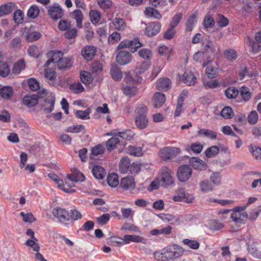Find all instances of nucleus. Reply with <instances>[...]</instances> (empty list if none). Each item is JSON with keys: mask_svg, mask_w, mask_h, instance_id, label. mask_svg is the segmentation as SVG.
Listing matches in <instances>:
<instances>
[{"mask_svg": "<svg viewBox=\"0 0 261 261\" xmlns=\"http://www.w3.org/2000/svg\"><path fill=\"white\" fill-rule=\"evenodd\" d=\"M221 115L225 119H229L233 116V112L230 107H225L221 111Z\"/></svg>", "mask_w": 261, "mask_h": 261, "instance_id": "obj_57", "label": "nucleus"}, {"mask_svg": "<svg viewBox=\"0 0 261 261\" xmlns=\"http://www.w3.org/2000/svg\"><path fill=\"white\" fill-rule=\"evenodd\" d=\"M127 152L135 156H140L143 154L142 148L139 146H129L127 148Z\"/></svg>", "mask_w": 261, "mask_h": 261, "instance_id": "obj_29", "label": "nucleus"}, {"mask_svg": "<svg viewBox=\"0 0 261 261\" xmlns=\"http://www.w3.org/2000/svg\"><path fill=\"white\" fill-rule=\"evenodd\" d=\"M119 143L120 140L118 138L112 137L109 139L106 143L107 149L109 151L114 149Z\"/></svg>", "mask_w": 261, "mask_h": 261, "instance_id": "obj_47", "label": "nucleus"}, {"mask_svg": "<svg viewBox=\"0 0 261 261\" xmlns=\"http://www.w3.org/2000/svg\"><path fill=\"white\" fill-rule=\"evenodd\" d=\"M49 56H51V59L54 61V63L59 62L60 59L63 57V54L60 51H52L48 54Z\"/></svg>", "mask_w": 261, "mask_h": 261, "instance_id": "obj_62", "label": "nucleus"}, {"mask_svg": "<svg viewBox=\"0 0 261 261\" xmlns=\"http://www.w3.org/2000/svg\"><path fill=\"white\" fill-rule=\"evenodd\" d=\"M47 12L50 18L55 20L61 18L64 15L63 9L59 5L57 4L49 6L47 8Z\"/></svg>", "mask_w": 261, "mask_h": 261, "instance_id": "obj_8", "label": "nucleus"}, {"mask_svg": "<svg viewBox=\"0 0 261 261\" xmlns=\"http://www.w3.org/2000/svg\"><path fill=\"white\" fill-rule=\"evenodd\" d=\"M110 215L109 214H104L96 218V222L100 225H106L110 220Z\"/></svg>", "mask_w": 261, "mask_h": 261, "instance_id": "obj_64", "label": "nucleus"}, {"mask_svg": "<svg viewBox=\"0 0 261 261\" xmlns=\"http://www.w3.org/2000/svg\"><path fill=\"white\" fill-rule=\"evenodd\" d=\"M180 149L174 147H166L160 149L159 156L163 161H167L175 157L180 153Z\"/></svg>", "mask_w": 261, "mask_h": 261, "instance_id": "obj_3", "label": "nucleus"}, {"mask_svg": "<svg viewBox=\"0 0 261 261\" xmlns=\"http://www.w3.org/2000/svg\"><path fill=\"white\" fill-rule=\"evenodd\" d=\"M144 13L146 16L148 17H154L157 19H160L162 18V15L160 13L153 8H147Z\"/></svg>", "mask_w": 261, "mask_h": 261, "instance_id": "obj_28", "label": "nucleus"}, {"mask_svg": "<svg viewBox=\"0 0 261 261\" xmlns=\"http://www.w3.org/2000/svg\"><path fill=\"white\" fill-rule=\"evenodd\" d=\"M108 185L111 187H116L119 185L118 177L117 174L112 173L107 177Z\"/></svg>", "mask_w": 261, "mask_h": 261, "instance_id": "obj_43", "label": "nucleus"}, {"mask_svg": "<svg viewBox=\"0 0 261 261\" xmlns=\"http://www.w3.org/2000/svg\"><path fill=\"white\" fill-rule=\"evenodd\" d=\"M92 171L94 176L98 179H103L106 174L103 168L99 166H94Z\"/></svg>", "mask_w": 261, "mask_h": 261, "instance_id": "obj_26", "label": "nucleus"}, {"mask_svg": "<svg viewBox=\"0 0 261 261\" xmlns=\"http://www.w3.org/2000/svg\"><path fill=\"white\" fill-rule=\"evenodd\" d=\"M14 94L13 88L10 86L0 85V97L3 99L8 100L12 99Z\"/></svg>", "mask_w": 261, "mask_h": 261, "instance_id": "obj_13", "label": "nucleus"}, {"mask_svg": "<svg viewBox=\"0 0 261 261\" xmlns=\"http://www.w3.org/2000/svg\"><path fill=\"white\" fill-rule=\"evenodd\" d=\"M239 90L236 87H229L225 91V96L229 99L235 98L239 94Z\"/></svg>", "mask_w": 261, "mask_h": 261, "instance_id": "obj_40", "label": "nucleus"}, {"mask_svg": "<svg viewBox=\"0 0 261 261\" xmlns=\"http://www.w3.org/2000/svg\"><path fill=\"white\" fill-rule=\"evenodd\" d=\"M203 25L205 28H213L215 25L214 19L207 14L204 18Z\"/></svg>", "mask_w": 261, "mask_h": 261, "instance_id": "obj_54", "label": "nucleus"}, {"mask_svg": "<svg viewBox=\"0 0 261 261\" xmlns=\"http://www.w3.org/2000/svg\"><path fill=\"white\" fill-rule=\"evenodd\" d=\"M184 249L177 245L168 246L161 251H157L153 253V256L156 260L168 261L174 260L182 256Z\"/></svg>", "mask_w": 261, "mask_h": 261, "instance_id": "obj_1", "label": "nucleus"}, {"mask_svg": "<svg viewBox=\"0 0 261 261\" xmlns=\"http://www.w3.org/2000/svg\"><path fill=\"white\" fill-rule=\"evenodd\" d=\"M219 149L218 146L215 145L206 149L205 154L206 157L212 158L216 156L219 152Z\"/></svg>", "mask_w": 261, "mask_h": 261, "instance_id": "obj_51", "label": "nucleus"}, {"mask_svg": "<svg viewBox=\"0 0 261 261\" xmlns=\"http://www.w3.org/2000/svg\"><path fill=\"white\" fill-rule=\"evenodd\" d=\"M184 100V96L181 94L180 95L177 100L176 108L174 114L175 117H177L180 115L182 111V107L183 105Z\"/></svg>", "mask_w": 261, "mask_h": 261, "instance_id": "obj_53", "label": "nucleus"}, {"mask_svg": "<svg viewBox=\"0 0 261 261\" xmlns=\"http://www.w3.org/2000/svg\"><path fill=\"white\" fill-rule=\"evenodd\" d=\"M136 72L133 74L130 71L127 72L125 74L124 81L127 83H139L142 81L141 76L137 74L135 75Z\"/></svg>", "mask_w": 261, "mask_h": 261, "instance_id": "obj_19", "label": "nucleus"}, {"mask_svg": "<svg viewBox=\"0 0 261 261\" xmlns=\"http://www.w3.org/2000/svg\"><path fill=\"white\" fill-rule=\"evenodd\" d=\"M198 135L199 136H205L212 139H216L217 137V134L216 132L206 129H199L198 132Z\"/></svg>", "mask_w": 261, "mask_h": 261, "instance_id": "obj_33", "label": "nucleus"}, {"mask_svg": "<svg viewBox=\"0 0 261 261\" xmlns=\"http://www.w3.org/2000/svg\"><path fill=\"white\" fill-rule=\"evenodd\" d=\"M90 20L93 24H96L99 21L100 18V13L97 10H91L89 12Z\"/></svg>", "mask_w": 261, "mask_h": 261, "instance_id": "obj_58", "label": "nucleus"}, {"mask_svg": "<svg viewBox=\"0 0 261 261\" xmlns=\"http://www.w3.org/2000/svg\"><path fill=\"white\" fill-rule=\"evenodd\" d=\"M10 73V69L6 63L0 62V75L7 77Z\"/></svg>", "mask_w": 261, "mask_h": 261, "instance_id": "obj_56", "label": "nucleus"}, {"mask_svg": "<svg viewBox=\"0 0 261 261\" xmlns=\"http://www.w3.org/2000/svg\"><path fill=\"white\" fill-rule=\"evenodd\" d=\"M41 34L39 32H30L26 35L25 39L28 42L37 41L40 38Z\"/></svg>", "mask_w": 261, "mask_h": 261, "instance_id": "obj_48", "label": "nucleus"}, {"mask_svg": "<svg viewBox=\"0 0 261 261\" xmlns=\"http://www.w3.org/2000/svg\"><path fill=\"white\" fill-rule=\"evenodd\" d=\"M91 70L93 73L97 75L102 71V65L99 62H94L91 64Z\"/></svg>", "mask_w": 261, "mask_h": 261, "instance_id": "obj_61", "label": "nucleus"}, {"mask_svg": "<svg viewBox=\"0 0 261 261\" xmlns=\"http://www.w3.org/2000/svg\"><path fill=\"white\" fill-rule=\"evenodd\" d=\"M224 56L227 60L233 61L237 59L238 54L235 50L233 49H229L224 50Z\"/></svg>", "mask_w": 261, "mask_h": 261, "instance_id": "obj_44", "label": "nucleus"}, {"mask_svg": "<svg viewBox=\"0 0 261 261\" xmlns=\"http://www.w3.org/2000/svg\"><path fill=\"white\" fill-rule=\"evenodd\" d=\"M196 77L192 73H185L181 77V80L188 86H193L195 84Z\"/></svg>", "mask_w": 261, "mask_h": 261, "instance_id": "obj_24", "label": "nucleus"}, {"mask_svg": "<svg viewBox=\"0 0 261 261\" xmlns=\"http://www.w3.org/2000/svg\"><path fill=\"white\" fill-rule=\"evenodd\" d=\"M55 97L54 95L47 96L44 99V102L41 104V109L45 113H50L54 108Z\"/></svg>", "mask_w": 261, "mask_h": 261, "instance_id": "obj_10", "label": "nucleus"}, {"mask_svg": "<svg viewBox=\"0 0 261 261\" xmlns=\"http://www.w3.org/2000/svg\"><path fill=\"white\" fill-rule=\"evenodd\" d=\"M73 18L76 20L77 27L79 28H82L83 27L82 21L83 19V15L82 12L80 10H75L72 12Z\"/></svg>", "mask_w": 261, "mask_h": 261, "instance_id": "obj_36", "label": "nucleus"}, {"mask_svg": "<svg viewBox=\"0 0 261 261\" xmlns=\"http://www.w3.org/2000/svg\"><path fill=\"white\" fill-rule=\"evenodd\" d=\"M202 45L203 49L206 51L210 50L211 52H214L215 50L214 43L209 39H205V40L203 41Z\"/></svg>", "mask_w": 261, "mask_h": 261, "instance_id": "obj_52", "label": "nucleus"}, {"mask_svg": "<svg viewBox=\"0 0 261 261\" xmlns=\"http://www.w3.org/2000/svg\"><path fill=\"white\" fill-rule=\"evenodd\" d=\"M172 227L168 226L165 228L157 229H154L150 231V234L152 236H158L159 234H163L165 235L169 234L171 232Z\"/></svg>", "mask_w": 261, "mask_h": 261, "instance_id": "obj_32", "label": "nucleus"}, {"mask_svg": "<svg viewBox=\"0 0 261 261\" xmlns=\"http://www.w3.org/2000/svg\"><path fill=\"white\" fill-rule=\"evenodd\" d=\"M182 14L181 13H178L176 14L172 17V20L169 24V27H172L173 28H175L180 22L182 17Z\"/></svg>", "mask_w": 261, "mask_h": 261, "instance_id": "obj_55", "label": "nucleus"}, {"mask_svg": "<svg viewBox=\"0 0 261 261\" xmlns=\"http://www.w3.org/2000/svg\"><path fill=\"white\" fill-rule=\"evenodd\" d=\"M190 164L195 169L202 170L205 168L206 164L204 161L197 158H192Z\"/></svg>", "mask_w": 261, "mask_h": 261, "instance_id": "obj_20", "label": "nucleus"}, {"mask_svg": "<svg viewBox=\"0 0 261 261\" xmlns=\"http://www.w3.org/2000/svg\"><path fill=\"white\" fill-rule=\"evenodd\" d=\"M132 60V56L129 51L122 50L120 51L116 56L117 62L121 65L129 63Z\"/></svg>", "mask_w": 261, "mask_h": 261, "instance_id": "obj_12", "label": "nucleus"}, {"mask_svg": "<svg viewBox=\"0 0 261 261\" xmlns=\"http://www.w3.org/2000/svg\"><path fill=\"white\" fill-rule=\"evenodd\" d=\"M260 212L261 205H258L252 210L251 212H250L249 215H248V218H249L251 221H254L256 220L258 217Z\"/></svg>", "mask_w": 261, "mask_h": 261, "instance_id": "obj_59", "label": "nucleus"}, {"mask_svg": "<svg viewBox=\"0 0 261 261\" xmlns=\"http://www.w3.org/2000/svg\"><path fill=\"white\" fill-rule=\"evenodd\" d=\"M249 149L252 155L257 160H261V148L253 144L248 146Z\"/></svg>", "mask_w": 261, "mask_h": 261, "instance_id": "obj_41", "label": "nucleus"}, {"mask_svg": "<svg viewBox=\"0 0 261 261\" xmlns=\"http://www.w3.org/2000/svg\"><path fill=\"white\" fill-rule=\"evenodd\" d=\"M72 65V62L71 59L67 57H62L59 61L57 64L58 67L60 69L69 68Z\"/></svg>", "mask_w": 261, "mask_h": 261, "instance_id": "obj_27", "label": "nucleus"}, {"mask_svg": "<svg viewBox=\"0 0 261 261\" xmlns=\"http://www.w3.org/2000/svg\"><path fill=\"white\" fill-rule=\"evenodd\" d=\"M159 181L162 186L168 187L173 182L170 171L167 167L162 168L159 176Z\"/></svg>", "mask_w": 261, "mask_h": 261, "instance_id": "obj_7", "label": "nucleus"}, {"mask_svg": "<svg viewBox=\"0 0 261 261\" xmlns=\"http://www.w3.org/2000/svg\"><path fill=\"white\" fill-rule=\"evenodd\" d=\"M200 189L204 193H208L211 192L213 189L212 184L207 180L201 181L200 184Z\"/></svg>", "mask_w": 261, "mask_h": 261, "instance_id": "obj_34", "label": "nucleus"}, {"mask_svg": "<svg viewBox=\"0 0 261 261\" xmlns=\"http://www.w3.org/2000/svg\"><path fill=\"white\" fill-rule=\"evenodd\" d=\"M171 81L168 77H162L159 79L156 83V87L158 90L163 91H167L171 87Z\"/></svg>", "mask_w": 261, "mask_h": 261, "instance_id": "obj_15", "label": "nucleus"}, {"mask_svg": "<svg viewBox=\"0 0 261 261\" xmlns=\"http://www.w3.org/2000/svg\"><path fill=\"white\" fill-rule=\"evenodd\" d=\"M91 109L87 108L85 111L77 110L75 112V116L81 119H89Z\"/></svg>", "mask_w": 261, "mask_h": 261, "instance_id": "obj_38", "label": "nucleus"}, {"mask_svg": "<svg viewBox=\"0 0 261 261\" xmlns=\"http://www.w3.org/2000/svg\"><path fill=\"white\" fill-rule=\"evenodd\" d=\"M135 122L136 126L140 129H144L148 124V118L147 117L136 116Z\"/></svg>", "mask_w": 261, "mask_h": 261, "instance_id": "obj_35", "label": "nucleus"}, {"mask_svg": "<svg viewBox=\"0 0 261 261\" xmlns=\"http://www.w3.org/2000/svg\"><path fill=\"white\" fill-rule=\"evenodd\" d=\"M197 22V13L192 14L187 20L186 22V30L191 32Z\"/></svg>", "mask_w": 261, "mask_h": 261, "instance_id": "obj_23", "label": "nucleus"}, {"mask_svg": "<svg viewBox=\"0 0 261 261\" xmlns=\"http://www.w3.org/2000/svg\"><path fill=\"white\" fill-rule=\"evenodd\" d=\"M240 94L242 98L245 101H248L251 98V93L248 88L242 87L240 90Z\"/></svg>", "mask_w": 261, "mask_h": 261, "instance_id": "obj_63", "label": "nucleus"}, {"mask_svg": "<svg viewBox=\"0 0 261 261\" xmlns=\"http://www.w3.org/2000/svg\"><path fill=\"white\" fill-rule=\"evenodd\" d=\"M81 81L85 84H89L92 82L93 78L91 74L87 71H83L80 74Z\"/></svg>", "mask_w": 261, "mask_h": 261, "instance_id": "obj_37", "label": "nucleus"}, {"mask_svg": "<svg viewBox=\"0 0 261 261\" xmlns=\"http://www.w3.org/2000/svg\"><path fill=\"white\" fill-rule=\"evenodd\" d=\"M205 73L208 78H213L218 74V69L216 67L213 66L212 63H208L205 69Z\"/></svg>", "mask_w": 261, "mask_h": 261, "instance_id": "obj_31", "label": "nucleus"}, {"mask_svg": "<svg viewBox=\"0 0 261 261\" xmlns=\"http://www.w3.org/2000/svg\"><path fill=\"white\" fill-rule=\"evenodd\" d=\"M82 215L81 212L76 209L73 208L69 212V222H74L81 219Z\"/></svg>", "mask_w": 261, "mask_h": 261, "instance_id": "obj_42", "label": "nucleus"}, {"mask_svg": "<svg viewBox=\"0 0 261 261\" xmlns=\"http://www.w3.org/2000/svg\"><path fill=\"white\" fill-rule=\"evenodd\" d=\"M110 73L112 79L115 81H120L122 78V72L116 65H113L111 66Z\"/></svg>", "mask_w": 261, "mask_h": 261, "instance_id": "obj_21", "label": "nucleus"}, {"mask_svg": "<svg viewBox=\"0 0 261 261\" xmlns=\"http://www.w3.org/2000/svg\"><path fill=\"white\" fill-rule=\"evenodd\" d=\"M245 206H237L232 209V213L230 215V218L236 223H244L245 221L248 218V215L244 211Z\"/></svg>", "mask_w": 261, "mask_h": 261, "instance_id": "obj_2", "label": "nucleus"}, {"mask_svg": "<svg viewBox=\"0 0 261 261\" xmlns=\"http://www.w3.org/2000/svg\"><path fill=\"white\" fill-rule=\"evenodd\" d=\"M53 216L61 224L67 225L69 223V212L64 208L57 207L53 209Z\"/></svg>", "mask_w": 261, "mask_h": 261, "instance_id": "obj_4", "label": "nucleus"}, {"mask_svg": "<svg viewBox=\"0 0 261 261\" xmlns=\"http://www.w3.org/2000/svg\"><path fill=\"white\" fill-rule=\"evenodd\" d=\"M161 28V24L159 22L149 23L145 31V34L148 37L156 35L159 33Z\"/></svg>", "mask_w": 261, "mask_h": 261, "instance_id": "obj_11", "label": "nucleus"}, {"mask_svg": "<svg viewBox=\"0 0 261 261\" xmlns=\"http://www.w3.org/2000/svg\"><path fill=\"white\" fill-rule=\"evenodd\" d=\"M142 45L139 39L135 38L132 40H126L121 41L118 46V49H121L127 47L130 51L134 53Z\"/></svg>", "mask_w": 261, "mask_h": 261, "instance_id": "obj_6", "label": "nucleus"}, {"mask_svg": "<svg viewBox=\"0 0 261 261\" xmlns=\"http://www.w3.org/2000/svg\"><path fill=\"white\" fill-rule=\"evenodd\" d=\"M117 135L123 139L130 140L133 138L134 133L130 130H126L123 132H119Z\"/></svg>", "mask_w": 261, "mask_h": 261, "instance_id": "obj_49", "label": "nucleus"}, {"mask_svg": "<svg viewBox=\"0 0 261 261\" xmlns=\"http://www.w3.org/2000/svg\"><path fill=\"white\" fill-rule=\"evenodd\" d=\"M96 52V48L95 47L88 46L82 49L81 54L85 60L90 61L95 56Z\"/></svg>", "mask_w": 261, "mask_h": 261, "instance_id": "obj_16", "label": "nucleus"}, {"mask_svg": "<svg viewBox=\"0 0 261 261\" xmlns=\"http://www.w3.org/2000/svg\"><path fill=\"white\" fill-rule=\"evenodd\" d=\"M43 97L40 93L37 95H26L23 98V103L29 108L35 106L38 103V98Z\"/></svg>", "mask_w": 261, "mask_h": 261, "instance_id": "obj_14", "label": "nucleus"}, {"mask_svg": "<svg viewBox=\"0 0 261 261\" xmlns=\"http://www.w3.org/2000/svg\"><path fill=\"white\" fill-rule=\"evenodd\" d=\"M166 97L164 94L157 92H155L153 96L152 105L155 108L161 107L165 102Z\"/></svg>", "mask_w": 261, "mask_h": 261, "instance_id": "obj_17", "label": "nucleus"}, {"mask_svg": "<svg viewBox=\"0 0 261 261\" xmlns=\"http://www.w3.org/2000/svg\"><path fill=\"white\" fill-rule=\"evenodd\" d=\"M120 229L121 230L129 231L134 232H139V229L134 224H132L129 223H125L121 226Z\"/></svg>", "mask_w": 261, "mask_h": 261, "instance_id": "obj_60", "label": "nucleus"}, {"mask_svg": "<svg viewBox=\"0 0 261 261\" xmlns=\"http://www.w3.org/2000/svg\"><path fill=\"white\" fill-rule=\"evenodd\" d=\"M147 112V107L143 105H139L135 111L136 116L147 117L146 114Z\"/></svg>", "mask_w": 261, "mask_h": 261, "instance_id": "obj_46", "label": "nucleus"}, {"mask_svg": "<svg viewBox=\"0 0 261 261\" xmlns=\"http://www.w3.org/2000/svg\"><path fill=\"white\" fill-rule=\"evenodd\" d=\"M123 239L125 244L129 243L130 242L145 243V241L143 238L135 235H124Z\"/></svg>", "mask_w": 261, "mask_h": 261, "instance_id": "obj_25", "label": "nucleus"}, {"mask_svg": "<svg viewBox=\"0 0 261 261\" xmlns=\"http://www.w3.org/2000/svg\"><path fill=\"white\" fill-rule=\"evenodd\" d=\"M16 5L13 3H8L0 6V17L8 15L15 10Z\"/></svg>", "mask_w": 261, "mask_h": 261, "instance_id": "obj_18", "label": "nucleus"}, {"mask_svg": "<svg viewBox=\"0 0 261 261\" xmlns=\"http://www.w3.org/2000/svg\"><path fill=\"white\" fill-rule=\"evenodd\" d=\"M25 63L23 60H20L15 63L12 70V72L14 74L17 75L24 69Z\"/></svg>", "mask_w": 261, "mask_h": 261, "instance_id": "obj_30", "label": "nucleus"}, {"mask_svg": "<svg viewBox=\"0 0 261 261\" xmlns=\"http://www.w3.org/2000/svg\"><path fill=\"white\" fill-rule=\"evenodd\" d=\"M138 54L140 57L146 60H150L152 57L151 51L148 48L141 49L139 51Z\"/></svg>", "mask_w": 261, "mask_h": 261, "instance_id": "obj_50", "label": "nucleus"}, {"mask_svg": "<svg viewBox=\"0 0 261 261\" xmlns=\"http://www.w3.org/2000/svg\"><path fill=\"white\" fill-rule=\"evenodd\" d=\"M40 10L39 8L36 5H32L28 10L27 15L31 18H35L39 14Z\"/></svg>", "mask_w": 261, "mask_h": 261, "instance_id": "obj_45", "label": "nucleus"}, {"mask_svg": "<svg viewBox=\"0 0 261 261\" xmlns=\"http://www.w3.org/2000/svg\"><path fill=\"white\" fill-rule=\"evenodd\" d=\"M192 169L189 165L180 166L177 170L176 176L177 179L181 182L187 181L191 177Z\"/></svg>", "mask_w": 261, "mask_h": 261, "instance_id": "obj_5", "label": "nucleus"}, {"mask_svg": "<svg viewBox=\"0 0 261 261\" xmlns=\"http://www.w3.org/2000/svg\"><path fill=\"white\" fill-rule=\"evenodd\" d=\"M135 186L134 178L130 176L122 178L119 184L120 187L124 190L129 191V192L135 189Z\"/></svg>", "mask_w": 261, "mask_h": 261, "instance_id": "obj_9", "label": "nucleus"}, {"mask_svg": "<svg viewBox=\"0 0 261 261\" xmlns=\"http://www.w3.org/2000/svg\"><path fill=\"white\" fill-rule=\"evenodd\" d=\"M123 93L129 97L134 96L138 92L137 88L134 86H125L122 88Z\"/></svg>", "mask_w": 261, "mask_h": 261, "instance_id": "obj_39", "label": "nucleus"}, {"mask_svg": "<svg viewBox=\"0 0 261 261\" xmlns=\"http://www.w3.org/2000/svg\"><path fill=\"white\" fill-rule=\"evenodd\" d=\"M130 164V161L128 157L122 158L119 164L120 171L123 173L127 172Z\"/></svg>", "mask_w": 261, "mask_h": 261, "instance_id": "obj_22", "label": "nucleus"}]
</instances>
